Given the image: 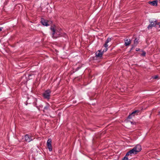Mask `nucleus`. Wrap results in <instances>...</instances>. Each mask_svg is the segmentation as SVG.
<instances>
[{"label": "nucleus", "instance_id": "obj_22", "mask_svg": "<svg viewBox=\"0 0 160 160\" xmlns=\"http://www.w3.org/2000/svg\"><path fill=\"white\" fill-rule=\"evenodd\" d=\"M158 78V76H156L154 78L155 79H156V78Z\"/></svg>", "mask_w": 160, "mask_h": 160}, {"label": "nucleus", "instance_id": "obj_12", "mask_svg": "<svg viewBox=\"0 0 160 160\" xmlns=\"http://www.w3.org/2000/svg\"><path fill=\"white\" fill-rule=\"evenodd\" d=\"M136 112L137 111H135L132 112V113L129 115V116H128V118L129 119L131 118L132 116H134V114L136 113Z\"/></svg>", "mask_w": 160, "mask_h": 160}, {"label": "nucleus", "instance_id": "obj_4", "mask_svg": "<svg viewBox=\"0 0 160 160\" xmlns=\"http://www.w3.org/2000/svg\"><path fill=\"white\" fill-rule=\"evenodd\" d=\"M51 143V139L50 138H49L47 141V144L48 148L50 151H51L52 150Z\"/></svg>", "mask_w": 160, "mask_h": 160}, {"label": "nucleus", "instance_id": "obj_15", "mask_svg": "<svg viewBox=\"0 0 160 160\" xmlns=\"http://www.w3.org/2000/svg\"><path fill=\"white\" fill-rule=\"evenodd\" d=\"M137 44H138V42L136 40V39L134 41V46H136Z\"/></svg>", "mask_w": 160, "mask_h": 160}, {"label": "nucleus", "instance_id": "obj_5", "mask_svg": "<svg viewBox=\"0 0 160 160\" xmlns=\"http://www.w3.org/2000/svg\"><path fill=\"white\" fill-rule=\"evenodd\" d=\"M150 24L149 25L148 28V29L151 28L152 27L155 26L157 24V23L156 21L152 20L150 21Z\"/></svg>", "mask_w": 160, "mask_h": 160}, {"label": "nucleus", "instance_id": "obj_7", "mask_svg": "<svg viewBox=\"0 0 160 160\" xmlns=\"http://www.w3.org/2000/svg\"><path fill=\"white\" fill-rule=\"evenodd\" d=\"M24 138L25 141L28 142H29L33 140L31 136L27 134L25 136Z\"/></svg>", "mask_w": 160, "mask_h": 160}, {"label": "nucleus", "instance_id": "obj_13", "mask_svg": "<svg viewBox=\"0 0 160 160\" xmlns=\"http://www.w3.org/2000/svg\"><path fill=\"white\" fill-rule=\"evenodd\" d=\"M49 108L48 105H47L46 106L44 107V108L43 111L45 112V111L47 110Z\"/></svg>", "mask_w": 160, "mask_h": 160}, {"label": "nucleus", "instance_id": "obj_23", "mask_svg": "<svg viewBox=\"0 0 160 160\" xmlns=\"http://www.w3.org/2000/svg\"><path fill=\"white\" fill-rule=\"evenodd\" d=\"M136 50L137 51H138V48H137Z\"/></svg>", "mask_w": 160, "mask_h": 160}, {"label": "nucleus", "instance_id": "obj_8", "mask_svg": "<svg viewBox=\"0 0 160 160\" xmlns=\"http://www.w3.org/2000/svg\"><path fill=\"white\" fill-rule=\"evenodd\" d=\"M96 55L97 57L101 58L102 56V53L101 50H99L96 52Z\"/></svg>", "mask_w": 160, "mask_h": 160}, {"label": "nucleus", "instance_id": "obj_19", "mask_svg": "<svg viewBox=\"0 0 160 160\" xmlns=\"http://www.w3.org/2000/svg\"><path fill=\"white\" fill-rule=\"evenodd\" d=\"M108 50V48H106L105 49H104L103 50V52H106V51H107Z\"/></svg>", "mask_w": 160, "mask_h": 160}, {"label": "nucleus", "instance_id": "obj_18", "mask_svg": "<svg viewBox=\"0 0 160 160\" xmlns=\"http://www.w3.org/2000/svg\"><path fill=\"white\" fill-rule=\"evenodd\" d=\"M146 54V53L145 52H143L142 54V55L143 56H145Z\"/></svg>", "mask_w": 160, "mask_h": 160}, {"label": "nucleus", "instance_id": "obj_6", "mask_svg": "<svg viewBox=\"0 0 160 160\" xmlns=\"http://www.w3.org/2000/svg\"><path fill=\"white\" fill-rule=\"evenodd\" d=\"M41 22L43 25L46 26L49 25L50 24V22L43 18L42 19Z\"/></svg>", "mask_w": 160, "mask_h": 160}, {"label": "nucleus", "instance_id": "obj_2", "mask_svg": "<svg viewBox=\"0 0 160 160\" xmlns=\"http://www.w3.org/2000/svg\"><path fill=\"white\" fill-rule=\"evenodd\" d=\"M51 30L52 31V37L54 38H57L59 37L60 32V30H58L55 29L54 28L53 26H51Z\"/></svg>", "mask_w": 160, "mask_h": 160}, {"label": "nucleus", "instance_id": "obj_21", "mask_svg": "<svg viewBox=\"0 0 160 160\" xmlns=\"http://www.w3.org/2000/svg\"><path fill=\"white\" fill-rule=\"evenodd\" d=\"M2 28H0V32L2 31Z\"/></svg>", "mask_w": 160, "mask_h": 160}, {"label": "nucleus", "instance_id": "obj_17", "mask_svg": "<svg viewBox=\"0 0 160 160\" xmlns=\"http://www.w3.org/2000/svg\"><path fill=\"white\" fill-rule=\"evenodd\" d=\"M108 43L106 42L105 44H104V46L105 48H107L108 47Z\"/></svg>", "mask_w": 160, "mask_h": 160}, {"label": "nucleus", "instance_id": "obj_20", "mask_svg": "<svg viewBox=\"0 0 160 160\" xmlns=\"http://www.w3.org/2000/svg\"><path fill=\"white\" fill-rule=\"evenodd\" d=\"M157 25H159V27L160 28V22H158L157 23Z\"/></svg>", "mask_w": 160, "mask_h": 160}, {"label": "nucleus", "instance_id": "obj_11", "mask_svg": "<svg viewBox=\"0 0 160 160\" xmlns=\"http://www.w3.org/2000/svg\"><path fill=\"white\" fill-rule=\"evenodd\" d=\"M136 112L137 111H135L132 112V113L129 115V116H128V118L129 119L131 118L132 116H134V114L136 113Z\"/></svg>", "mask_w": 160, "mask_h": 160}, {"label": "nucleus", "instance_id": "obj_9", "mask_svg": "<svg viewBox=\"0 0 160 160\" xmlns=\"http://www.w3.org/2000/svg\"><path fill=\"white\" fill-rule=\"evenodd\" d=\"M131 43V40L130 39H127L125 40V45L126 46H128Z\"/></svg>", "mask_w": 160, "mask_h": 160}, {"label": "nucleus", "instance_id": "obj_10", "mask_svg": "<svg viewBox=\"0 0 160 160\" xmlns=\"http://www.w3.org/2000/svg\"><path fill=\"white\" fill-rule=\"evenodd\" d=\"M148 3L150 4L153 6H156L157 5V1H153L152 2H149Z\"/></svg>", "mask_w": 160, "mask_h": 160}, {"label": "nucleus", "instance_id": "obj_14", "mask_svg": "<svg viewBox=\"0 0 160 160\" xmlns=\"http://www.w3.org/2000/svg\"><path fill=\"white\" fill-rule=\"evenodd\" d=\"M128 156H126L124 157L123 158L122 160H128V158L127 157Z\"/></svg>", "mask_w": 160, "mask_h": 160}, {"label": "nucleus", "instance_id": "obj_3", "mask_svg": "<svg viewBox=\"0 0 160 160\" xmlns=\"http://www.w3.org/2000/svg\"><path fill=\"white\" fill-rule=\"evenodd\" d=\"M51 91L50 90H48L45 91L43 94L44 97L46 99H49L50 98Z\"/></svg>", "mask_w": 160, "mask_h": 160}, {"label": "nucleus", "instance_id": "obj_24", "mask_svg": "<svg viewBox=\"0 0 160 160\" xmlns=\"http://www.w3.org/2000/svg\"><path fill=\"white\" fill-rule=\"evenodd\" d=\"M159 114H160V112H159Z\"/></svg>", "mask_w": 160, "mask_h": 160}, {"label": "nucleus", "instance_id": "obj_1", "mask_svg": "<svg viewBox=\"0 0 160 160\" xmlns=\"http://www.w3.org/2000/svg\"><path fill=\"white\" fill-rule=\"evenodd\" d=\"M142 149L141 147L139 145H137L132 149L128 152L126 154V156L130 155L131 156L132 154H136L140 151Z\"/></svg>", "mask_w": 160, "mask_h": 160}, {"label": "nucleus", "instance_id": "obj_16", "mask_svg": "<svg viewBox=\"0 0 160 160\" xmlns=\"http://www.w3.org/2000/svg\"><path fill=\"white\" fill-rule=\"evenodd\" d=\"M111 41V39L110 38H108L107 41H106V42L107 43H108L109 42H110Z\"/></svg>", "mask_w": 160, "mask_h": 160}]
</instances>
